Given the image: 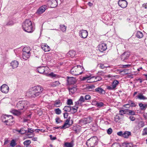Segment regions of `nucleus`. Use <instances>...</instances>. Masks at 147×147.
I'll list each match as a JSON object with an SVG mask.
<instances>
[{
  "mask_svg": "<svg viewBox=\"0 0 147 147\" xmlns=\"http://www.w3.org/2000/svg\"><path fill=\"white\" fill-rule=\"evenodd\" d=\"M43 90V88L40 86H34L27 92L26 95L28 96L35 98L41 95Z\"/></svg>",
  "mask_w": 147,
  "mask_h": 147,
  "instance_id": "f257e3e1",
  "label": "nucleus"
},
{
  "mask_svg": "<svg viewBox=\"0 0 147 147\" xmlns=\"http://www.w3.org/2000/svg\"><path fill=\"white\" fill-rule=\"evenodd\" d=\"M22 26L24 30L27 32L31 33L33 31L32 22L29 19L26 20L23 23Z\"/></svg>",
  "mask_w": 147,
  "mask_h": 147,
  "instance_id": "f03ea898",
  "label": "nucleus"
},
{
  "mask_svg": "<svg viewBox=\"0 0 147 147\" xmlns=\"http://www.w3.org/2000/svg\"><path fill=\"white\" fill-rule=\"evenodd\" d=\"M83 67L78 65L76 66L73 67L71 70V73L74 75L76 76L81 74L84 71Z\"/></svg>",
  "mask_w": 147,
  "mask_h": 147,
  "instance_id": "7ed1b4c3",
  "label": "nucleus"
},
{
  "mask_svg": "<svg viewBox=\"0 0 147 147\" xmlns=\"http://www.w3.org/2000/svg\"><path fill=\"white\" fill-rule=\"evenodd\" d=\"M101 79V78L99 76L95 77L94 76H86L83 77L82 78V80L84 81L87 80V81L88 82H92L100 81Z\"/></svg>",
  "mask_w": 147,
  "mask_h": 147,
  "instance_id": "20e7f679",
  "label": "nucleus"
},
{
  "mask_svg": "<svg viewBox=\"0 0 147 147\" xmlns=\"http://www.w3.org/2000/svg\"><path fill=\"white\" fill-rule=\"evenodd\" d=\"M28 102L26 101H20L17 103L16 106L19 110H22L23 109H26L28 107L27 106Z\"/></svg>",
  "mask_w": 147,
  "mask_h": 147,
  "instance_id": "39448f33",
  "label": "nucleus"
},
{
  "mask_svg": "<svg viewBox=\"0 0 147 147\" xmlns=\"http://www.w3.org/2000/svg\"><path fill=\"white\" fill-rule=\"evenodd\" d=\"M19 133H20L21 134H23L24 133L26 134V135L29 136L28 138H32L34 136V130L31 128H28V130L25 131L24 132H22L21 129L18 131Z\"/></svg>",
  "mask_w": 147,
  "mask_h": 147,
  "instance_id": "423d86ee",
  "label": "nucleus"
},
{
  "mask_svg": "<svg viewBox=\"0 0 147 147\" xmlns=\"http://www.w3.org/2000/svg\"><path fill=\"white\" fill-rule=\"evenodd\" d=\"M37 70L39 73L46 74L48 73L49 69L46 66H40L37 68Z\"/></svg>",
  "mask_w": 147,
  "mask_h": 147,
  "instance_id": "0eeeda50",
  "label": "nucleus"
},
{
  "mask_svg": "<svg viewBox=\"0 0 147 147\" xmlns=\"http://www.w3.org/2000/svg\"><path fill=\"white\" fill-rule=\"evenodd\" d=\"M45 1L47 3L48 6L51 8H54L57 5V0H45Z\"/></svg>",
  "mask_w": 147,
  "mask_h": 147,
  "instance_id": "6e6552de",
  "label": "nucleus"
},
{
  "mask_svg": "<svg viewBox=\"0 0 147 147\" xmlns=\"http://www.w3.org/2000/svg\"><path fill=\"white\" fill-rule=\"evenodd\" d=\"M47 6L46 5H43L41 6L39 8L36 13L38 15L42 14L47 9Z\"/></svg>",
  "mask_w": 147,
  "mask_h": 147,
  "instance_id": "1a4fd4ad",
  "label": "nucleus"
},
{
  "mask_svg": "<svg viewBox=\"0 0 147 147\" xmlns=\"http://www.w3.org/2000/svg\"><path fill=\"white\" fill-rule=\"evenodd\" d=\"M130 53L127 52H124L121 56V60L124 61H126L129 57Z\"/></svg>",
  "mask_w": 147,
  "mask_h": 147,
  "instance_id": "9d476101",
  "label": "nucleus"
},
{
  "mask_svg": "<svg viewBox=\"0 0 147 147\" xmlns=\"http://www.w3.org/2000/svg\"><path fill=\"white\" fill-rule=\"evenodd\" d=\"M107 48V45L104 43L100 44L98 45V50L101 52L105 51Z\"/></svg>",
  "mask_w": 147,
  "mask_h": 147,
  "instance_id": "9b49d317",
  "label": "nucleus"
},
{
  "mask_svg": "<svg viewBox=\"0 0 147 147\" xmlns=\"http://www.w3.org/2000/svg\"><path fill=\"white\" fill-rule=\"evenodd\" d=\"M9 87L6 84L3 85L0 87V90L1 91L5 93H7L9 91Z\"/></svg>",
  "mask_w": 147,
  "mask_h": 147,
  "instance_id": "f8f14e48",
  "label": "nucleus"
},
{
  "mask_svg": "<svg viewBox=\"0 0 147 147\" xmlns=\"http://www.w3.org/2000/svg\"><path fill=\"white\" fill-rule=\"evenodd\" d=\"M118 4L121 7L125 8L127 7V2L125 0H119Z\"/></svg>",
  "mask_w": 147,
  "mask_h": 147,
  "instance_id": "ddd939ff",
  "label": "nucleus"
},
{
  "mask_svg": "<svg viewBox=\"0 0 147 147\" xmlns=\"http://www.w3.org/2000/svg\"><path fill=\"white\" fill-rule=\"evenodd\" d=\"M80 36L82 38H85L87 37L88 32L87 30H82L79 32Z\"/></svg>",
  "mask_w": 147,
  "mask_h": 147,
  "instance_id": "4468645a",
  "label": "nucleus"
},
{
  "mask_svg": "<svg viewBox=\"0 0 147 147\" xmlns=\"http://www.w3.org/2000/svg\"><path fill=\"white\" fill-rule=\"evenodd\" d=\"M10 118H8L7 119L6 122V125H11L13 124V120L12 116L11 115H9V117Z\"/></svg>",
  "mask_w": 147,
  "mask_h": 147,
  "instance_id": "2eb2a0df",
  "label": "nucleus"
},
{
  "mask_svg": "<svg viewBox=\"0 0 147 147\" xmlns=\"http://www.w3.org/2000/svg\"><path fill=\"white\" fill-rule=\"evenodd\" d=\"M70 119H68L65 121L64 125L62 127H58L56 128L57 129H59L60 128L62 129H65L69 127L70 126V124L69 123Z\"/></svg>",
  "mask_w": 147,
  "mask_h": 147,
  "instance_id": "dca6fc26",
  "label": "nucleus"
},
{
  "mask_svg": "<svg viewBox=\"0 0 147 147\" xmlns=\"http://www.w3.org/2000/svg\"><path fill=\"white\" fill-rule=\"evenodd\" d=\"M41 48L45 52H48L50 50V47L46 44L43 43L41 45Z\"/></svg>",
  "mask_w": 147,
  "mask_h": 147,
  "instance_id": "f3484780",
  "label": "nucleus"
},
{
  "mask_svg": "<svg viewBox=\"0 0 147 147\" xmlns=\"http://www.w3.org/2000/svg\"><path fill=\"white\" fill-rule=\"evenodd\" d=\"M85 100V99L82 96H81L79 100L77 102H75L76 103V105H78L80 106H81L82 103L84 102Z\"/></svg>",
  "mask_w": 147,
  "mask_h": 147,
  "instance_id": "a211bd4d",
  "label": "nucleus"
},
{
  "mask_svg": "<svg viewBox=\"0 0 147 147\" xmlns=\"http://www.w3.org/2000/svg\"><path fill=\"white\" fill-rule=\"evenodd\" d=\"M76 55V52L73 50H70L67 54V56L71 58L74 57Z\"/></svg>",
  "mask_w": 147,
  "mask_h": 147,
  "instance_id": "6ab92c4d",
  "label": "nucleus"
},
{
  "mask_svg": "<svg viewBox=\"0 0 147 147\" xmlns=\"http://www.w3.org/2000/svg\"><path fill=\"white\" fill-rule=\"evenodd\" d=\"M95 91L100 94H103L105 93V91L100 87H98L95 89Z\"/></svg>",
  "mask_w": 147,
  "mask_h": 147,
  "instance_id": "aec40b11",
  "label": "nucleus"
},
{
  "mask_svg": "<svg viewBox=\"0 0 147 147\" xmlns=\"http://www.w3.org/2000/svg\"><path fill=\"white\" fill-rule=\"evenodd\" d=\"M96 142L93 138H89L87 141V143L90 144L91 147L93 146L96 144Z\"/></svg>",
  "mask_w": 147,
  "mask_h": 147,
  "instance_id": "412c9836",
  "label": "nucleus"
},
{
  "mask_svg": "<svg viewBox=\"0 0 147 147\" xmlns=\"http://www.w3.org/2000/svg\"><path fill=\"white\" fill-rule=\"evenodd\" d=\"M18 62L16 60L12 61L10 63L11 66L12 67L13 69L17 68L18 66Z\"/></svg>",
  "mask_w": 147,
  "mask_h": 147,
  "instance_id": "4be33fe9",
  "label": "nucleus"
},
{
  "mask_svg": "<svg viewBox=\"0 0 147 147\" xmlns=\"http://www.w3.org/2000/svg\"><path fill=\"white\" fill-rule=\"evenodd\" d=\"M67 81L68 83L69 84H73L76 82L75 78L74 77H68Z\"/></svg>",
  "mask_w": 147,
  "mask_h": 147,
  "instance_id": "5701e85b",
  "label": "nucleus"
},
{
  "mask_svg": "<svg viewBox=\"0 0 147 147\" xmlns=\"http://www.w3.org/2000/svg\"><path fill=\"white\" fill-rule=\"evenodd\" d=\"M10 112L13 115L17 116H20L21 115V113L20 111L16 109L12 110Z\"/></svg>",
  "mask_w": 147,
  "mask_h": 147,
  "instance_id": "b1692460",
  "label": "nucleus"
},
{
  "mask_svg": "<svg viewBox=\"0 0 147 147\" xmlns=\"http://www.w3.org/2000/svg\"><path fill=\"white\" fill-rule=\"evenodd\" d=\"M139 106L141 110H145L147 108V104H143L142 103H139Z\"/></svg>",
  "mask_w": 147,
  "mask_h": 147,
  "instance_id": "393cba45",
  "label": "nucleus"
},
{
  "mask_svg": "<svg viewBox=\"0 0 147 147\" xmlns=\"http://www.w3.org/2000/svg\"><path fill=\"white\" fill-rule=\"evenodd\" d=\"M79 105H76V103L75 102V105L74 107H71V111L72 113H74L77 112V109L78 108V106Z\"/></svg>",
  "mask_w": 147,
  "mask_h": 147,
  "instance_id": "a878e982",
  "label": "nucleus"
},
{
  "mask_svg": "<svg viewBox=\"0 0 147 147\" xmlns=\"http://www.w3.org/2000/svg\"><path fill=\"white\" fill-rule=\"evenodd\" d=\"M30 55V53H22V57L23 59L25 60H26L28 58Z\"/></svg>",
  "mask_w": 147,
  "mask_h": 147,
  "instance_id": "bb28decb",
  "label": "nucleus"
},
{
  "mask_svg": "<svg viewBox=\"0 0 147 147\" xmlns=\"http://www.w3.org/2000/svg\"><path fill=\"white\" fill-rule=\"evenodd\" d=\"M69 90L70 94H73L75 92L77 91V88L75 87L70 88L69 89Z\"/></svg>",
  "mask_w": 147,
  "mask_h": 147,
  "instance_id": "cd10ccee",
  "label": "nucleus"
},
{
  "mask_svg": "<svg viewBox=\"0 0 147 147\" xmlns=\"http://www.w3.org/2000/svg\"><path fill=\"white\" fill-rule=\"evenodd\" d=\"M9 118V115H5L1 116V119L2 121L6 123L7 121V119Z\"/></svg>",
  "mask_w": 147,
  "mask_h": 147,
  "instance_id": "c85d7f7f",
  "label": "nucleus"
},
{
  "mask_svg": "<svg viewBox=\"0 0 147 147\" xmlns=\"http://www.w3.org/2000/svg\"><path fill=\"white\" fill-rule=\"evenodd\" d=\"M60 84V83L58 81H56L51 83L50 85L52 87H55L58 86Z\"/></svg>",
  "mask_w": 147,
  "mask_h": 147,
  "instance_id": "c756f323",
  "label": "nucleus"
},
{
  "mask_svg": "<svg viewBox=\"0 0 147 147\" xmlns=\"http://www.w3.org/2000/svg\"><path fill=\"white\" fill-rule=\"evenodd\" d=\"M123 137L124 138H127L131 135V133L130 131H125L123 133Z\"/></svg>",
  "mask_w": 147,
  "mask_h": 147,
  "instance_id": "7c9ffc66",
  "label": "nucleus"
},
{
  "mask_svg": "<svg viewBox=\"0 0 147 147\" xmlns=\"http://www.w3.org/2000/svg\"><path fill=\"white\" fill-rule=\"evenodd\" d=\"M86 124L92 122L93 121L92 118L90 117H87L84 118Z\"/></svg>",
  "mask_w": 147,
  "mask_h": 147,
  "instance_id": "2f4dec72",
  "label": "nucleus"
},
{
  "mask_svg": "<svg viewBox=\"0 0 147 147\" xmlns=\"http://www.w3.org/2000/svg\"><path fill=\"white\" fill-rule=\"evenodd\" d=\"M137 97L140 100H145L147 99V97L141 94H139Z\"/></svg>",
  "mask_w": 147,
  "mask_h": 147,
  "instance_id": "473e14b6",
  "label": "nucleus"
},
{
  "mask_svg": "<svg viewBox=\"0 0 147 147\" xmlns=\"http://www.w3.org/2000/svg\"><path fill=\"white\" fill-rule=\"evenodd\" d=\"M74 145V144L73 142L70 143L66 142L64 144V146L66 147H73Z\"/></svg>",
  "mask_w": 147,
  "mask_h": 147,
  "instance_id": "72a5a7b5",
  "label": "nucleus"
},
{
  "mask_svg": "<svg viewBox=\"0 0 147 147\" xmlns=\"http://www.w3.org/2000/svg\"><path fill=\"white\" fill-rule=\"evenodd\" d=\"M30 49L29 47H25L23 49V53H30Z\"/></svg>",
  "mask_w": 147,
  "mask_h": 147,
  "instance_id": "f704fd0d",
  "label": "nucleus"
},
{
  "mask_svg": "<svg viewBox=\"0 0 147 147\" xmlns=\"http://www.w3.org/2000/svg\"><path fill=\"white\" fill-rule=\"evenodd\" d=\"M119 82L118 81L115 80H114L113 83H112V86L115 89V88L116 87L117 85L118 84Z\"/></svg>",
  "mask_w": 147,
  "mask_h": 147,
  "instance_id": "c9c22d12",
  "label": "nucleus"
},
{
  "mask_svg": "<svg viewBox=\"0 0 147 147\" xmlns=\"http://www.w3.org/2000/svg\"><path fill=\"white\" fill-rule=\"evenodd\" d=\"M71 107L69 106H65L63 109L64 111L66 112H69L71 111Z\"/></svg>",
  "mask_w": 147,
  "mask_h": 147,
  "instance_id": "e433bc0d",
  "label": "nucleus"
},
{
  "mask_svg": "<svg viewBox=\"0 0 147 147\" xmlns=\"http://www.w3.org/2000/svg\"><path fill=\"white\" fill-rule=\"evenodd\" d=\"M79 124L82 126H83L87 124L84 118L79 120Z\"/></svg>",
  "mask_w": 147,
  "mask_h": 147,
  "instance_id": "4c0bfd02",
  "label": "nucleus"
},
{
  "mask_svg": "<svg viewBox=\"0 0 147 147\" xmlns=\"http://www.w3.org/2000/svg\"><path fill=\"white\" fill-rule=\"evenodd\" d=\"M62 103L59 101H55L54 104V105L57 107H60Z\"/></svg>",
  "mask_w": 147,
  "mask_h": 147,
  "instance_id": "58836bf2",
  "label": "nucleus"
},
{
  "mask_svg": "<svg viewBox=\"0 0 147 147\" xmlns=\"http://www.w3.org/2000/svg\"><path fill=\"white\" fill-rule=\"evenodd\" d=\"M144 125V122L142 121H139L138 123V126L140 128L143 127Z\"/></svg>",
  "mask_w": 147,
  "mask_h": 147,
  "instance_id": "ea45409f",
  "label": "nucleus"
},
{
  "mask_svg": "<svg viewBox=\"0 0 147 147\" xmlns=\"http://www.w3.org/2000/svg\"><path fill=\"white\" fill-rule=\"evenodd\" d=\"M136 37L139 38H141L143 36V34L141 32H138L136 34Z\"/></svg>",
  "mask_w": 147,
  "mask_h": 147,
  "instance_id": "a19ab883",
  "label": "nucleus"
},
{
  "mask_svg": "<svg viewBox=\"0 0 147 147\" xmlns=\"http://www.w3.org/2000/svg\"><path fill=\"white\" fill-rule=\"evenodd\" d=\"M60 28L62 31L65 32L66 31V27L63 25H61L60 26Z\"/></svg>",
  "mask_w": 147,
  "mask_h": 147,
  "instance_id": "79ce46f5",
  "label": "nucleus"
},
{
  "mask_svg": "<svg viewBox=\"0 0 147 147\" xmlns=\"http://www.w3.org/2000/svg\"><path fill=\"white\" fill-rule=\"evenodd\" d=\"M122 146L124 147H133V146L131 143H123Z\"/></svg>",
  "mask_w": 147,
  "mask_h": 147,
  "instance_id": "37998d69",
  "label": "nucleus"
},
{
  "mask_svg": "<svg viewBox=\"0 0 147 147\" xmlns=\"http://www.w3.org/2000/svg\"><path fill=\"white\" fill-rule=\"evenodd\" d=\"M17 144L16 141L14 140H12L10 143V146L12 147H14Z\"/></svg>",
  "mask_w": 147,
  "mask_h": 147,
  "instance_id": "c03bdc74",
  "label": "nucleus"
},
{
  "mask_svg": "<svg viewBox=\"0 0 147 147\" xmlns=\"http://www.w3.org/2000/svg\"><path fill=\"white\" fill-rule=\"evenodd\" d=\"M31 143V141L30 140H26L24 142V144L26 146H28Z\"/></svg>",
  "mask_w": 147,
  "mask_h": 147,
  "instance_id": "a18cd8bd",
  "label": "nucleus"
},
{
  "mask_svg": "<svg viewBox=\"0 0 147 147\" xmlns=\"http://www.w3.org/2000/svg\"><path fill=\"white\" fill-rule=\"evenodd\" d=\"M99 67L100 68L102 69H104L105 68H106L107 67H109V66H106L105 65L103 64L102 63H100L99 64Z\"/></svg>",
  "mask_w": 147,
  "mask_h": 147,
  "instance_id": "49530a36",
  "label": "nucleus"
},
{
  "mask_svg": "<svg viewBox=\"0 0 147 147\" xmlns=\"http://www.w3.org/2000/svg\"><path fill=\"white\" fill-rule=\"evenodd\" d=\"M14 24V22L12 20H9L6 23V25L12 26Z\"/></svg>",
  "mask_w": 147,
  "mask_h": 147,
  "instance_id": "de8ad7c7",
  "label": "nucleus"
},
{
  "mask_svg": "<svg viewBox=\"0 0 147 147\" xmlns=\"http://www.w3.org/2000/svg\"><path fill=\"white\" fill-rule=\"evenodd\" d=\"M56 114L57 115L60 114L61 112V110L59 108L56 109L55 110Z\"/></svg>",
  "mask_w": 147,
  "mask_h": 147,
  "instance_id": "09e8293b",
  "label": "nucleus"
},
{
  "mask_svg": "<svg viewBox=\"0 0 147 147\" xmlns=\"http://www.w3.org/2000/svg\"><path fill=\"white\" fill-rule=\"evenodd\" d=\"M73 129L75 131L76 133L78 134L80 131V130L77 128L76 126H74L73 128Z\"/></svg>",
  "mask_w": 147,
  "mask_h": 147,
  "instance_id": "8fccbe9b",
  "label": "nucleus"
},
{
  "mask_svg": "<svg viewBox=\"0 0 147 147\" xmlns=\"http://www.w3.org/2000/svg\"><path fill=\"white\" fill-rule=\"evenodd\" d=\"M142 135H147V127L144 128L143 131Z\"/></svg>",
  "mask_w": 147,
  "mask_h": 147,
  "instance_id": "3c124183",
  "label": "nucleus"
},
{
  "mask_svg": "<svg viewBox=\"0 0 147 147\" xmlns=\"http://www.w3.org/2000/svg\"><path fill=\"white\" fill-rule=\"evenodd\" d=\"M128 112L129 113L128 114L129 115H134L135 114V112L131 110H128Z\"/></svg>",
  "mask_w": 147,
  "mask_h": 147,
  "instance_id": "603ef678",
  "label": "nucleus"
},
{
  "mask_svg": "<svg viewBox=\"0 0 147 147\" xmlns=\"http://www.w3.org/2000/svg\"><path fill=\"white\" fill-rule=\"evenodd\" d=\"M73 101L71 99H68L67 102V104L68 105H70L73 104Z\"/></svg>",
  "mask_w": 147,
  "mask_h": 147,
  "instance_id": "864d4df0",
  "label": "nucleus"
},
{
  "mask_svg": "<svg viewBox=\"0 0 147 147\" xmlns=\"http://www.w3.org/2000/svg\"><path fill=\"white\" fill-rule=\"evenodd\" d=\"M96 105L97 107H101L103 106V103L102 102H97Z\"/></svg>",
  "mask_w": 147,
  "mask_h": 147,
  "instance_id": "5fc2aeb1",
  "label": "nucleus"
},
{
  "mask_svg": "<svg viewBox=\"0 0 147 147\" xmlns=\"http://www.w3.org/2000/svg\"><path fill=\"white\" fill-rule=\"evenodd\" d=\"M129 103H130V106L131 107H135L136 106V105L135 103L131 101H129Z\"/></svg>",
  "mask_w": 147,
  "mask_h": 147,
  "instance_id": "6e6d98bb",
  "label": "nucleus"
},
{
  "mask_svg": "<svg viewBox=\"0 0 147 147\" xmlns=\"http://www.w3.org/2000/svg\"><path fill=\"white\" fill-rule=\"evenodd\" d=\"M88 88L90 91H91L92 89H94L95 88L94 85L89 86L88 87Z\"/></svg>",
  "mask_w": 147,
  "mask_h": 147,
  "instance_id": "4d7b16f0",
  "label": "nucleus"
},
{
  "mask_svg": "<svg viewBox=\"0 0 147 147\" xmlns=\"http://www.w3.org/2000/svg\"><path fill=\"white\" fill-rule=\"evenodd\" d=\"M48 76L50 77H56V74H54L53 73H51L50 74H48Z\"/></svg>",
  "mask_w": 147,
  "mask_h": 147,
  "instance_id": "13d9d810",
  "label": "nucleus"
},
{
  "mask_svg": "<svg viewBox=\"0 0 147 147\" xmlns=\"http://www.w3.org/2000/svg\"><path fill=\"white\" fill-rule=\"evenodd\" d=\"M112 147H121L119 143H115L112 145Z\"/></svg>",
  "mask_w": 147,
  "mask_h": 147,
  "instance_id": "bf43d9fd",
  "label": "nucleus"
},
{
  "mask_svg": "<svg viewBox=\"0 0 147 147\" xmlns=\"http://www.w3.org/2000/svg\"><path fill=\"white\" fill-rule=\"evenodd\" d=\"M112 129L110 128L107 129V132L109 134H110L112 133Z\"/></svg>",
  "mask_w": 147,
  "mask_h": 147,
  "instance_id": "052dcab7",
  "label": "nucleus"
},
{
  "mask_svg": "<svg viewBox=\"0 0 147 147\" xmlns=\"http://www.w3.org/2000/svg\"><path fill=\"white\" fill-rule=\"evenodd\" d=\"M55 120L56 122L57 123H60L61 122V121L59 117L56 118L55 119Z\"/></svg>",
  "mask_w": 147,
  "mask_h": 147,
  "instance_id": "680f3d73",
  "label": "nucleus"
},
{
  "mask_svg": "<svg viewBox=\"0 0 147 147\" xmlns=\"http://www.w3.org/2000/svg\"><path fill=\"white\" fill-rule=\"evenodd\" d=\"M44 131L43 129H36L34 130V131L36 133H38L39 131Z\"/></svg>",
  "mask_w": 147,
  "mask_h": 147,
  "instance_id": "e2e57ef3",
  "label": "nucleus"
},
{
  "mask_svg": "<svg viewBox=\"0 0 147 147\" xmlns=\"http://www.w3.org/2000/svg\"><path fill=\"white\" fill-rule=\"evenodd\" d=\"M91 98V96L89 95H87L85 96V100H89Z\"/></svg>",
  "mask_w": 147,
  "mask_h": 147,
  "instance_id": "0e129e2a",
  "label": "nucleus"
},
{
  "mask_svg": "<svg viewBox=\"0 0 147 147\" xmlns=\"http://www.w3.org/2000/svg\"><path fill=\"white\" fill-rule=\"evenodd\" d=\"M107 89L109 90H111L114 89L112 85L111 86H107Z\"/></svg>",
  "mask_w": 147,
  "mask_h": 147,
  "instance_id": "69168bd1",
  "label": "nucleus"
},
{
  "mask_svg": "<svg viewBox=\"0 0 147 147\" xmlns=\"http://www.w3.org/2000/svg\"><path fill=\"white\" fill-rule=\"evenodd\" d=\"M117 134L120 136H122L123 137V132L122 131H120L119 132H118L117 133Z\"/></svg>",
  "mask_w": 147,
  "mask_h": 147,
  "instance_id": "338daca9",
  "label": "nucleus"
},
{
  "mask_svg": "<svg viewBox=\"0 0 147 147\" xmlns=\"http://www.w3.org/2000/svg\"><path fill=\"white\" fill-rule=\"evenodd\" d=\"M129 118L131 121H134L135 120V118L132 115L130 116Z\"/></svg>",
  "mask_w": 147,
  "mask_h": 147,
  "instance_id": "774afa93",
  "label": "nucleus"
}]
</instances>
